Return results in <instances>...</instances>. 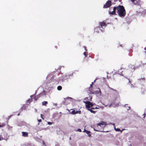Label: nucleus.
<instances>
[{
    "instance_id": "1",
    "label": "nucleus",
    "mask_w": 146,
    "mask_h": 146,
    "mask_svg": "<svg viewBox=\"0 0 146 146\" xmlns=\"http://www.w3.org/2000/svg\"><path fill=\"white\" fill-rule=\"evenodd\" d=\"M113 11H111L112 9L111 7L110 8L109 11V13L112 15H115V11L117 10V13L119 15L120 17L124 16L126 14L125 10L124 7L123 6L119 5L117 7H114L113 9Z\"/></svg>"
},
{
    "instance_id": "2",
    "label": "nucleus",
    "mask_w": 146,
    "mask_h": 146,
    "mask_svg": "<svg viewBox=\"0 0 146 146\" xmlns=\"http://www.w3.org/2000/svg\"><path fill=\"white\" fill-rule=\"evenodd\" d=\"M107 124L106 122L104 121H101V123H100L97 124L96 128L98 130H95L98 131L104 132V128Z\"/></svg>"
},
{
    "instance_id": "3",
    "label": "nucleus",
    "mask_w": 146,
    "mask_h": 146,
    "mask_svg": "<svg viewBox=\"0 0 146 146\" xmlns=\"http://www.w3.org/2000/svg\"><path fill=\"white\" fill-rule=\"evenodd\" d=\"M84 102L85 104L86 107L88 110L90 109V108L94 106V104L90 101H84Z\"/></svg>"
},
{
    "instance_id": "4",
    "label": "nucleus",
    "mask_w": 146,
    "mask_h": 146,
    "mask_svg": "<svg viewBox=\"0 0 146 146\" xmlns=\"http://www.w3.org/2000/svg\"><path fill=\"white\" fill-rule=\"evenodd\" d=\"M92 86H93V85H92V84H91L90 85V87L89 88L88 90H89V91L90 92L89 93L90 94H98L99 93L100 94H101V91H100V88H98V91H97V92H92V90H90V88L92 87Z\"/></svg>"
},
{
    "instance_id": "5",
    "label": "nucleus",
    "mask_w": 146,
    "mask_h": 146,
    "mask_svg": "<svg viewBox=\"0 0 146 146\" xmlns=\"http://www.w3.org/2000/svg\"><path fill=\"white\" fill-rule=\"evenodd\" d=\"M112 5L111 2L110 0H108L106 3L103 7L104 8H106L110 7Z\"/></svg>"
},
{
    "instance_id": "6",
    "label": "nucleus",
    "mask_w": 146,
    "mask_h": 146,
    "mask_svg": "<svg viewBox=\"0 0 146 146\" xmlns=\"http://www.w3.org/2000/svg\"><path fill=\"white\" fill-rule=\"evenodd\" d=\"M36 93L34 95H32L31 96V98H33V97H34V99L36 101L38 98L40 97V95L41 94H38V96H35Z\"/></svg>"
},
{
    "instance_id": "7",
    "label": "nucleus",
    "mask_w": 146,
    "mask_h": 146,
    "mask_svg": "<svg viewBox=\"0 0 146 146\" xmlns=\"http://www.w3.org/2000/svg\"><path fill=\"white\" fill-rule=\"evenodd\" d=\"M72 110H73L71 111V113L72 114H75L77 113L80 114L81 113V111H75L73 109H72Z\"/></svg>"
},
{
    "instance_id": "8",
    "label": "nucleus",
    "mask_w": 146,
    "mask_h": 146,
    "mask_svg": "<svg viewBox=\"0 0 146 146\" xmlns=\"http://www.w3.org/2000/svg\"><path fill=\"white\" fill-rule=\"evenodd\" d=\"M132 2L135 5H137L140 1L141 0H131Z\"/></svg>"
},
{
    "instance_id": "9",
    "label": "nucleus",
    "mask_w": 146,
    "mask_h": 146,
    "mask_svg": "<svg viewBox=\"0 0 146 146\" xmlns=\"http://www.w3.org/2000/svg\"><path fill=\"white\" fill-rule=\"evenodd\" d=\"M100 25L102 28H103V27H105L106 26V23L104 22H100Z\"/></svg>"
},
{
    "instance_id": "10",
    "label": "nucleus",
    "mask_w": 146,
    "mask_h": 146,
    "mask_svg": "<svg viewBox=\"0 0 146 146\" xmlns=\"http://www.w3.org/2000/svg\"><path fill=\"white\" fill-rule=\"evenodd\" d=\"M22 136L24 137H28V134L27 132H22Z\"/></svg>"
},
{
    "instance_id": "11",
    "label": "nucleus",
    "mask_w": 146,
    "mask_h": 146,
    "mask_svg": "<svg viewBox=\"0 0 146 146\" xmlns=\"http://www.w3.org/2000/svg\"><path fill=\"white\" fill-rule=\"evenodd\" d=\"M108 88L110 89V90H113V91H114V92L115 93H116L117 94H119L118 92L116 90H114V89H113V88H111L109 86H108Z\"/></svg>"
},
{
    "instance_id": "12",
    "label": "nucleus",
    "mask_w": 146,
    "mask_h": 146,
    "mask_svg": "<svg viewBox=\"0 0 146 146\" xmlns=\"http://www.w3.org/2000/svg\"><path fill=\"white\" fill-rule=\"evenodd\" d=\"M100 30L99 28L96 27L94 29V32L96 33H99V31Z\"/></svg>"
},
{
    "instance_id": "13",
    "label": "nucleus",
    "mask_w": 146,
    "mask_h": 146,
    "mask_svg": "<svg viewBox=\"0 0 146 146\" xmlns=\"http://www.w3.org/2000/svg\"><path fill=\"white\" fill-rule=\"evenodd\" d=\"M46 92L44 91H43L40 94H41L40 97L44 95H46Z\"/></svg>"
},
{
    "instance_id": "14",
    "label": "nucleus",
    "mask_w": 146,
    "mask_h": 146,
    "mask_svg": "<svg viewBox=\"0 0 146 146\" xmlns=\"http://www.w3.org/2000/svg\"><path fill=\"white\" fill-rule=\"evenodd\" d=\"M48 104V102L47 101H44L42 102V105L43 106H46Z\"/></svg>"
},
{
    "instance_id": "15",
    "label": "nucleus",
    "mask_w": 146,
    "mask_h": 146,
    "mask_svg": "<svg viewBox=\"0 0 146 146\" xmlns=\"http://www.w3.org/2000/svg\"><path fill=\"white\" fill-rule=\"evenodd\" d=\"M92 110V109H91L90 110H88L90 111V112H91L92 113H96V111L93 110Z\"/></svg>"
},
{
    "instance_id": "16",
    "label": "nucleus",
    "mask_w": 146,
    "mask_h": 146,
    "mask_svg": "<svg viewBox=\"0 0 146 146\" xmlns=\"http://www.w3.org/2000/svg\"><path fill=\"white\" fill-rule=\"evenodd\" d=\"M115 130L116 131H121V133L122 132V130L121 131L119 129L117 128L116 129L115 127L114 128Z\"/></svg>"
},
{
    "instance_id": "17",
    "label": "nucleus",
    "mask_w": 146,
    "mask_h": 146,
    "mask_svg": "<svg viewBox=\"0 0 146 146\" xmlns=\"http://www.w3.org/2000/svg\"><path fill=\"white\" fill-rule=\"evenodd\" d=\"M62 87L61 86H59L57 87V89L58 90H60L62 89Z\"/></svg>"
},
{
    "instance_id": "18",
    "label": "nucleus",
    "mask_w": 146,
    "mask_h": 146,
    "mask_svg": "<svg viewBox=\"0 0 146 146\" xmlns=\"http://www.w3.org/2000/svg\"><path fill=\"white\" fill-rule=\"evenodd\" d=\"M84 54L85 56V57H86L88 55L87 52H84Z\"/></svg>"
},
{
    "instance_id": "19",
    "label": "nucleus",
    "mask_w": 146,
    "mask_h": 146,
    "mask_svg": "<svg viewBox=\"0 0 146 146\" xmlns=\"http://www.w3.org/2000/svg\"><path fill=\"white\" fill-rule=\"evenodd\" d=\"M98 108L97 107H92L91 108L92 109H98Z\"/></svg>"
},
{
    "instance_id": "20",
    "label": "nucleus",
    "mask_w": 146,
    "mask_h": 146,
    "mask_svg": "<svg viewBox=\"0 0 146 146\" xmlns=\"http://www.w3.org/2000/svg\"><path fill=\"white\" fill-rule=\"evenodd\" d=\"M32 98H31V99H29L27 101L29 102H32Z\"/></svg>"
},
{
    "instance_id": "21",
    "label": "nucleus",
    "mask_w": 146,
    "mask_h": 146,
    "mask_svg": "<svg viewBox=\"0 0 146 146\" xmlns=\"http://www.w3.org/2000/svg\"><path fill=\"white\" fill-rule=\"evenodd\" d=\"M43 115L42 114H40L41 117L42 118V119H43V120H44V119L43 117Z\"/></svg>"
},
{
    "instance_id": "22",
    "label": "nucleus",
    "mask_w": 146,
    "mask_h": 146,
    "mask_svg": "<svg viewBox=\"0 0 146 146\" xmlns=\"http://www.w3.org/2000/svg\"><path fill=\"white\" fill-rule=\"evenodd\" d=\"M48 124L49 125H51L52 124V123L50 122H47Z\"/></svg>"
},
{
    "instance_id": "23",
    "label": "nucleus",
    "mask_w": 146,
    "mask_h": 146,
    "mask_svg": "<svg viewBox=\"0 0 146 146\" xmlns=\"http://www.w3.org/2000/svg\"><path fill=\"white\" fill-rule=\"evenodd\" d=\"M141 80H145V78H140V79H138V80H139V81H141Z\"/></svg>"
},
{
    "instance_id": "24",
    "label": "nucleus",
    "mask_w": 146,
    "mask_h": 146,
    "mask_svg": "<svg viewBox=\"0 0 146 146\" xmlns=\"http://www.w3.org/2000/svg\"><path fill=\"white\" fill-rule=\"evenodd\" d=\"M86 132L88 134H89L90 133V132L88 131H86Z\"/></svg>"
},
{
    "instance_id": "25",
    "label": "nucleus",
    "mask_w": 146,
    "mask_h": 146,
    "mask_svg": "<svg viewBox=\"0 0 146 146\" xmlns=\"http://www.w3.org/2000/svg\"><path fill=\"white\" fill-rule=\"evenodd\" d=\"M77 131H78L79 132H81L82 131L80 129H78Z\"/></svg>"
},
{
    "instance_id": "26",
    "label": "nucleus",
    "mask_w": 146,
    "mask_h": 146,
    "mask_svg": "<svg viewBox=\"0 0 146 146\" xmlns=\"http://www.w3.org/2000/svg\"><path fill=\"white\" fill-rule=\"evenodd\" d=\"M38 121L40 123L42 121V120L41 119H38Z\"/></svg>"
},
{
    "instance_id": "27",
    "label": "nucleus",
    "mask_w": 146,
    "mask_h": 146,
    "mask_svg": "<svg viewBox=\"0 0 146 146\" xmlns=\"http://www.w3.org/2000/svg\"><path fill=\"white\" fill-rule=\"evenodd\" d=\"M84 100H86V101L88 100V97L86 98H85Z\"/></svg>"
},
{
    "instance_id": "28",
    "label": "nucleus",
    "mask_w": 146,
    "mask_h": 146,
    "mask_svg": "<svg viewBox=\"0 0 146 146\" xmlns=\"http://www.w3.org/2000/svg\"><path fill=\"white\" fill-rule=\"evenodd\" d=\"M2 139H3V138L2 137H1L0 136V141H1Z\"/></svg>"
},
{
    "instance_id": "29",
    "label": "nucleus",
    "mask_w": 146,
    "mask_h": 146,
    "mask_svg": "<svg viewBox=\"0 0 146 146\" xmlns=\"http://www.w3.org/2000/svg\"><path fill=\"white\" fill-rule=\"evenodd\" d=\"M143 115H144V116L143 117V118H145V116H146V114H143Z\"/></svg>"
},
{
    "instance_id": "30",
    "label": "nucleus",
    "mask_w": 146,
    "mask_h": 146,
    "mask_svg": "<svg viewBox=\"0 0 146 146\" xmlns=\"http://www.w3.org/2000/svg\"><path fill=\"white\" fill-rule=\"evenodd\" d=\"M95 80H94V82H92V83L91 84H92V85H93V84H94V82H95Z\"/></svg>"
},
{
    "instance_id": "31",
    "label": "nucleus",
    "mask_w": 146,
    "mask_h": 146,
    "mask_svg": "<svg viewBox=\"0 0 146 146\" xmlns=\"http://www.w3.org/2000/svg\"><path fill=\"white\" fill-rule=\"evenodd\" d=\"M90 90H92V92H93L92 91V88H90ZM97 92V91H96V92Z\"/></svg>"
},
{
    "instance_id": "32",
    "label": "nucleus",
    "mask_w": 146,
    "mask_h": 146,
    "mask_svg": "<svg viewBox=\"0 0 146 146\" xmlns=\"http://www.w3.org/2000/svg\"><path fill=\"white\" fill-rule=\"evenodd\" d=\"M117 1V0H114V2H115L116 1Z\"/></svg>"
},
{
    "instance_id": "33",
    "label": "nucleus",
    "mask_w": 146,
    "mask_h": 146,
    "mask_svg": "<svg viewBox=\"0 0 146 146\" xmlns=\"http://www.w3.org/2000/svg\"><path fill=\"white\" fill-rule=\"evenodd\" d=\"M86 131H87V130H86L85 129V130H84V132H86Z\"/></svg>"
},
{
    "instance_id": "34",
    "label": "nucleus",
    "mask_w": 146,
    "mask_h": 146,
    "mask_svg": "<svg viewBox=\"0 0 146 146\" xmlns=\"http://www.w3.org/2000/svg\"><path fill=\"white\" fill-rule=\"evenodd\" d=\"M123 69V68H121V69L122 70V69Z\"/></svg>"
},
{
    "instance_id": "35",
    "label": "nucleus",
    "mask_w": 146,
    "mask_h": 146,
    "mask_svg": "<svg viewBox=\"0 0 146 146\" xmlns=\"http://www.w3.org/2000/svg\"><path fill=\"white\" fill-rule=\"evenodd\" d=\"M91 136V135L90 134H89V136Z\"/></svg>"
},
{
    "instance_id": "36",
    "label": "nucleus",
    "mask_w": 146,
    "mask_h": 146,
    "mask_svg": "<svg viewBox=\"0 0 146 146\" xmlns=\"http://www.w3.org/2000/svg\"><path fill=\"white\" fill-rule=\"evenodd\" d=\"M110 1H111V0H110Z\"/></svg>"
}]
</instances>
